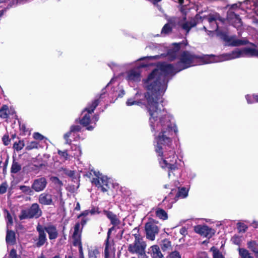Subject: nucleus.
<instances>
[{
	"instance_id": "17",
	"label": "nucleus",
	"mask_w": 258,
	"mask_h": 258,
	"mask_svg": "<svg viewBox=\"0 0 258 258\" xmlns=\"http://www.w3.org/2000/svg\"><path fill=\"white\" fill-rule=\"evenodd\" d=\"M82 127L80 125H72L70 127V131L66 133L64 136L63 138L66 141V144L71 145L72 141L70 139V137L72 133L79 132L81 131Z\"/></svg>"
},
{
	"instance_id": "57",
	"label": "nucleus",
	"mask_w": 258,
	"mask_h": 258,
	"mask_svg": "<svg viewBox=\"0 0 258 258\" xmlns=\"http://www.w3.org/2000/svg\"><path fill=\"white\" fill-rule=\"evenodd\" d=\"M150 2H151L153 5L156 6L159 10H161L162 8L161 6L158 5L159 1L157 0H148Z\"/></svg>"
},
{
	"instance_id": "16",
	"label": "nucleus",
	"mask_w": 258,
	"mask_h": 258,
	"mask_svg": "<svg viewBox=\"0 0 258 258\" xmlns=\"http://www.w3.org/2000/svg\"><path fill=\"white\" fill-rule=\"evenodd\" d=\"M39 203L42 205H51L53 204L52 196L49 193L44 192L40 194L38 197Z\"/></svg>"
},
{
	"instance_id": "49",
	"label": "nucleus",
	"mask_w": 258,
	"mask_h": 258,
	"mask_svg": "<svg viewBox=\"0 0 258 258\" xmlns=\"http://www.w3.org/2000/svg\"><path fill=\"white\" fill-rule=\"evenodd\" d=\"M51 180L55 184L60 187L63 185L62 182L57 177L52 176L51 177Z\"/></svg>"
},
{
	"instance_id": "13",
	"label": "nucleus",
	"mask_w": 258,
	"mask_h": 258,
	"mask_svg": "<svg viewBox=\"0 0 258 258\" xmlns=\"http://www.w3.org/2000/svg\"><path fill=\"white\" fill-rule=\"evenodd\" d=\"M198 16V15H196V18ZM198 23V20L196 18L192 19L189 21H180L178 22V25L180 27L182 30H184L186 32V35L188 34L190 29L196 27Z\"/></svg>"
},
{
	"instance_id": "61",
	"label": "nucleus",
	"mask_w": 258,
	"mask_h": 258,
	"mask_svg": "<svg viewBox=\"0 0 258 258\" xmlns=\"http://www.w3.org/2000/svg\"><path fill=\"white\" fill-rule=\"evenodd\" d=\"M179 232L182 235H185L187 234V229L185 227H182L179 231Z\"/></svg>"
},
{
	"instance_id": "40",
	"label": "nucleus",
	"mask_w": 258,
	"mask_h": 258,
	"mask_svg": "<svg viewBox=\"0 0 258 258\" xmlns=\"http://www.w3.org/2000/svg\"><path fill=\"white\" fill-rule=\"evenodd\" d=\"M172 30V28L170 26V24L169 23H167L165 25H164V26L162 28V30H161V33L168 34V33L171 32Z\"/></svg>"
},
{
	"instance_id": "20",
	"label": "nucleus",
	"mask_w": 258,
	"mask_h": 258,
	"mask_svg": "<svg viewBox=\"0 0 258 258\" xmlns=\"http://www.w3.org/2000/svg\"><path fill=\"white\" fill-rule=\"evenodd\" d=\"M152 258H164L163 254L160 249V247L158 245H154L151 246L149 249Z\"/></svg>"
},
{
	"instance_id": "14",
	"label": "nucleus",
	"mask_w": 258,
	"mask_h": 258,
	"mask_svg": "<svg viewBox=\"0 0 258 258\" xmlns=\"http://www.w3.org/2000/svg\"><path fill=\"white\" fill-rule=\"evenodd\" d=\"M183 44V42L174 43L172 44L173 47L168 50L166 56L170 61L175 60L177 56V53L181 48V45Z\"/></svg>"
},
{
	"instance_id": "22",
	"label": "nucleus",
	"mask_w": 258,
	"mask_h": 258,
	"mask_svg": "<svg viewBox=\"0 0 258 258\" xmlns=\"http://www.w3.org/2000/svg\"><path fill=\"white\" fill-rule=\"evenodd\" d=\"M22 169V165L16 157L13 156V162L11 167V173L16 174Z\"/></svg>"
},
{
	"instance_id": "59",
	"label": "nucleus",
	"mask_w": 258,
	"mask_h": 258,
	"mask_svg": "<svg viewBox=\"0 0 258 258\" xmlns=\"http://www.w3.org/2000/svg\"><path fill=\"white\" fill-rule=\"evenodd\" d=\"M89 214V210H86L82 212L81 214H80L77 216V218H80L82 217H86L88 216Z\"/></svg>"
},
{
	"instance_id": "31",
	"label": "nucleus",
	"mask_w": 258,
	"mask_h": 258,
	"mask_svg": "<svg viewBox=\"0 0 258 258\" xmlns=\"http://www.w3.org/2000/svg\"><path fill=\"white\" fill-rule=\"evenodd\" d=\"M83 229L82 227H81L79 222H76L74 227V230L72 235L82 236Z\"/></svg>"
},
{
	"instance_id": "36",
	"label": "nucleus",
	"mask_w": 258,
	"mask_h": 258,
	"mask_svg": "<svg viewBox=\"0 0 258 258\" xmlns=\"http://www.w3.org/2000/svg\"><path fill=\"white\" fill-rule=\"evenodd\" d=\"M237 228L239 233H244L248 229V226L244 223L238 222L237 223Z\"/></svg>"
},
{
	"instance_id": "19",
	"label": "nucleus",
	"mask_w": 258,
	"mask_h": 258,
	"mask_svg": "<svg viewBox=\"0 0 258 258\" xmlns=\"http://www.w3.org/2000/svg\"><path fill=\"white\" fill-rule=\"evenodd\" d=\"M6 243L10 245H14L16 243V233L12 230H10L7 227L6 236Z\"/></svg>"
},
{
	"instance_id": "52",
	"label": "nucleus",
	"mask_w": 258,
	"mask_h": 258,
	"mask_svg": "<svg viewBox=\"0 0 258 258\" xmlns=\"http://www.w3.org/2000/svg\"><path fill=\"white\" fill-rule=\"evenodd\" d=\"M139 103L140 102L139 101H135L132 98L128 99L126 102V104L127 106H131L135 104L139 105Z\"/></svg>"
},
{
	"instance_id": "25",
	"label": "nucleus",
	"mask_w": 258,
	"mask_h": 258,
	"mask_svg": "<svg viewBox=\"0 0 258 258\" xmlns=\"http://www.w3.org/2000/svg\"><path fill=\"white\" fill-rule=\"evenodd\" d=\"M160 245L163 251H169L172 249L171 242L167 238L162 240Z\"/></svg>"
},
{
	"instance_id": "30",
	"label": "nucleus",
	"mask_w": 258,
	"mask_h": 258,
	"mask_svg": "<svg viewBox=\"0 0 258 258\" xmlns=\"http://www.w3.org/2000/svg\"><path fill=\"white\" fill-rule=\"evenodd\" d=\"M247 247L254 253L258 252V243L254 240H251L247 242Z\"/></svg>"
},
{
	"instance_id": "37",
	"label": "nucleus",
	"mask_w": 258,
	"mask_h": 258,
	"mask_svg": "<svg viewBox=\"0 0 258 258\" xmlns=\"http://www.w3.org/2000/svg\"><path fill=\"white\" fill-rule=\"evenodd\" d=\"M100 252L98 248H95L89 250L88 251V257L89 258H97L99 255Z\"/></svg>"
},
{
	"instance_id": "62",
	"label": "nucleus",
	"mask_w": 258,
	"mask_h": 258,
	"mask_svg": "<svg viewBox=\"0 0 258 258\" xmlns=\"http://www.w3.org/2000/svg\"><path fill=\"white\" fill-rule=\"evenodd\" d=\"M197 258H209L208 254L205 252H201Z\"/></svg>"
},
{
	"instance_id": "48",
	"label": "nucleus",
	"mask_w": 258,
	"mask_h": 258,
	"mask_svg": "<svg viewBox=\"0 0 258 258\" xmlns=\"http://www.w3.org/2000/svg\"><path fill=\"white\" fill-rule=\"evenodd\" d=\"M2 141L3 142V144L5 146H8V145L10 144L11 139H10L8 133L4 135V136L2 138Z\"/></svg>"
},
{
	"instance_id": "4",
	"label": "nucleus",
	"mask_w": 258,
	"mask_h": 258,
	"mask_svg": "<svg viewBox=\"0 0 258 258\" xmlns=\"http://www.w3.org/2000/svg\"><path fill=\"white\" fill-rule=\"evenodd\" d=\"M213 55H211L212 56ZM210 55H196L189 51L184 50L180 54L179 60L176 63V72H179L183 70L189 68L196 65L198 62L197 60L202 62L203 64L211 62Z\"/></svg>"
},
{
	"instance_id": "63",
	"label": "nucleus",
	"mask_w": 258,
	"mask_h": 258,
	"mask_svg": "<svg viewBox=\"0 0 258 258\" xmlns=\"http://www.w3.org/2000/svg\"><path fill=\"white\" fill-rule=\"evenodd\" d=\"M87 222V219L86 218H83L81 222H79V224H80V226H81L83 228L84 226L86 224Z\"/></svg>"
},
{
	"instance_id": "50",
	"label": "nucleus",
	"mask_w": 258,
	"mask_h": 258,
	"mask_svg": "<svg viewBox=\"0 0 258 258\" xmlns=\"http://www.w3.org/2000/svg\"><path fill=\"white\" fill-rule=\"evenodd\" d=\"M167 258H181L179 252L177 251H174L171 252Z\"/></svg>"
},
{
	"instance_id": "26",
	"label": "nucleus",
	"mask_w": 258,
	"mask_h": 258,
	"mask_svg": "<svg viewBox=\"0 0 258 258\" xmlns=\"http://www.w3.org/2000/svg\"><path fill=\"white\" fill-rule=\"evenodd\" d=\"M9 116V106L4 104L0 108V118L2 119H8Z\"/></svg>"
},
{
	"instance_id": "12",
	"label": "nucleus",
	"mask_w": 258,
	"mask_h": 258,
	"mask_svg": "<svg viewBox=\"0 0 258 258\" xmlns=\"http://www.w3.org/2000/svg\"><path fill=\"white\" fill-rule=\"evenodd\" d=\"M90 113H85L81 118H77L75 120V122L80 123L83 127H86V130L92 131L94 128V126L90 125L91 123V119Z\"/></svg>"
},
{
	"instance_id": "11",
	"label": "nucleus",
	"mask_w": 258,
	"mask_h": 258,
	"mask_svg": "<svg viewBox=\"0 0 258 258\" xmlns=\"http://www.w3.org/2000/svg\"><path fill=\"white\" fill-rule=\"evenodd\" d=\"M47 180L44 177L35 179L31 185V188L36 192L43 191L46 187Z\"/></svg>"
},
{
	"instance_id": "33",
	"label": "nucleus",
	"mask_w": 258,
	"mask_h": 258,
	"mask_svg": "<svg viewBox=\"0 0 258 258\" xmlns=\"http://www.w3.org/2000/svg\"><path fill=\"white\" fill-rule=\"evenodd\" d=\"M81 236H74L72 235V238L73 240V245L75 246H78L79 248L80 247H83L82 241H81Z\"/></svg>"
},
{
	"instance_id": "39",
	"label": "nucleus",
	"mask_w": 258,
	"mask_h": 258,
	"mask_svg": "<svg viewBox=\"0 0 258 258\" xmlns=\"http://www.w3.org/2000/svg\"><path fill=\"white\" fill-rule=\"evenodd\" d=\"M38 143L36 141H32L28 143L25 149L27 151H30L34 149L38 148Z\"/></svg>"
},
{
	"instance_id": "27",
	"label": "nucleus",
	"mask_w": 258,
	"mask_h": 258,
	"mask_svg": "<svg viewBox=\"0 0 258 258\" xmlns=\"http://www.w3.org/2000/svg\"><path fill=\"white\" fill-rule=\"evenodd\" d=\"M187 195L188 190L185 187H182L180 189H179L175 197V200H177L179 198H185L187 196Z\"/></svg>"
},
{
	"instance_id": "1",
	"label": "nucleus",
	"mask_w": 258,
	"mask_h": 258,
	"mask_svg": "<svg viewBox=\"0 0 258 258\" xmlns=\"http://www.w3.org/2000/svg\"><path fill=\"white\" fill-rule=\"evenodd\" d=\"M176 63L173 64L162 62L158 66L157 69H154L148 75L145 81L147 92L144 94L146 100V107L151 115L150 120L156 119L158 115L165 111L162 103L163 96L166 90L168 82V76H173L176 72Z\"/></svg>"
},
{
	"instance_id": "54",
	"label": "nucleus",
	"mask_w": 258,
	"mask_h": 258,
	"mask_svg": "<svg viewBox=\"0 0 258 258\" xmlns=\"http://www.w3.org/2000/svg\"><path fill=\"white\" fill-rule=\"evenodd\" d=\"M232 241L233 243L236 245H240V238L238 236H234L232 238Z\"/></svg>"
},
{
	"instance_id": "64",
	"label": "nucleus",
	"mask_w": 258,
	"mask_h": 258,
	"mask_svg": "<svg viewBox=\"0 0 258 258\" xmlns=\"http://www.w3.org/2000/svg\"><path fill=\"white\" fill-rule=\"evenodd\" d=\"M99 114H95L93 116L92 120L94 122V124L93 126H95L96 122H97L99 120Z\"/></svg>"
},
{
	"instance_id": "2",
	"label": "nucleus",
	"mask_w": 258,
	"mask_h": 258,
	"mask_svg": "<svg viewBox=\"0 0 258 258\" xmlns=\"http://www.w3.org/2000/svg\"><path fill=\"white\" fill-rule=\"evenodd\" d=\"M205 18L207 19L210 24L215 25L213 29L215 30L217 36L225 42L226 45L230 46H239L249 44L254 47L253 48L245 47L241 50L232 51L231 53L226 54V56H227V59L240 57L242 54L249 57H256L258 58V45L250 42L247 39L241 40L236 39V36L235 35L229 36L227 32L219 29V25L217 21L218 20L223 24L225 22V19L222 18L219 14L217 13L210 14L205 17Z\"/></svg>"
},
{
	"instance_id": "8",
	"label": "nucleus",
	"mask_w": 258,
	"mask_h": 258,
	"mask_svg": "<svg viewBox=\"0 0 258 258\" xmlns=\"http://www.w3.org/2000/svg\"><path fill=\"white\" fill-rule=\"evenodd\" d=\"M194 231L202 236L210 239L216 233V230L207 225H197L194 227Z\"/></svg>"
},
{
	"instance_id": "43",
	"label": "nucleus",
	"mask_w": 258,
	"mask_h": 258,
	"mask_svg": "<svg viewBox=\"0 0 258 258\" xmlns=\"http://www.w3.org/2000/svg\"><path fill=\"white\" fill-rule=\"evenodd\" d=\"M58 154L62 158H63L65 160H67L69 159V155L68 153L67 150L61 151L58 150L57 151Z\"/></svg>"
},
{
	"instance_id": "5",
	"label": "nucleus",
	"mask_w": 258,
	"mask_h": 258,
	"mask_svg": "<svg viewBox=\"0 0 258 258\" xmlns=\"http://www.w3.org/2000/svg\"><path fill=\"white\" fill-rule=\"evenodd\" d=\"M36 231L38 234L37 237L33 238V247L34 248H40L45 243L47 244L46 237L47 232L49 240H55L58 235V233L55 225L53 224L48 225L47 226H43L40 223L36 226Z\"/></svg>"
},
{
	"instance_id": "45",
	"label": "nucleus",
	"mask_w": 258,
	"mask_h": 258,
	"mask_svg": "<svg viewBox=\"0 0 258 258\" xmlns=\"http://www.w3.org/2000/svg\"><path fill=\"white\" fill-rule=\"evenodd\" d=\"M8 187V184L6 181L3 182L0 185V194L2 195L6 192Z\"/></svg>"
},
{
	"instance_id": "3",
	"label": "nucleus",
	"mask_w": 258,
	"mask_h": 258,
	"mask_svg": "<svg viewBox=\"0 0 258 258\" xmlns=\"http://www.w3.org/2000/svg\"><path fill=\"white\" fill-rule=\"evenodd\" d=\"M149 123L151 130L152 133H156L158 130L155 127V122L159 118V121L157 124V127L159 126L161 130L158 135L155 138L157 145L155 146V152L158 154V156H164V149L166 147L170 148L172 145V140L171 136L173 133L175 134L178 132L177 127L175 124L171 121V116L167 113L165 108V111H163L156 118H153L150 120L151 115L149 114Z\"/></svg>"
},
{
	"instance_id": "32",
	"label": "nucleus",
	"mask_w": 258,
	"mask_h": 258,
	"mask_svg": "<svg viewBox=\"0 0 258 258\" xmlns=\"http://www.w3.org/2000/svg\"><path fill=\"white\" fill-rule=\"evenodd\" d=\"M210 251L213 252V258H224L221 252L215 246H212L210 248Z\"/></svg>"
},
{
	"instance_id": "38",
	"label": "nucleus",
	"mask_w": 258,
	"mask_h": 258,
	"mask_svg": "<svg viewBox=\"0 0 258 258\" xmlns=\"http://www.w3.org/2000/svg\"><path fill=\"white\" fill-rule=\"evenodd\" d=\"M238 15L232 11H228L227 14L226 19L229 23H231Z\"/></svg>"
},
{
	"instance_id": "23",
	"label": "nucleus",
	"mask_w": 258,
	"mask_h": 258,
	"mask_svg": "<svg viewBox=\"0 0 258 258\" xmlns=\"http://www.w3.org/2000/svg\"><path fill=\"white\" fill-rule=\"evenodd\" d=\"M141 77V74L139 71L132 70L127 75L128 80L133 81H140Z\"/></svg>"
},
{
	"instance_id": "56",
	"label": "nucleus",
	"mask_w": 258,
	"mask_h": 258,
	"mask_svg": "<svg viewBox=\"0 0 258 258\" xmlns=\"http://www.w3.org/2000/svg\"><path fill=\"white\" fill-rule=\"evenodd\" d=\"M247 102L248 104H252L254 103V100L252 98V95H247L245 96Z\"/></svg>"
},
{
	"instance_id": "15",
	"label": "nucleus",
	"mask_w": 258,
	"mask_h": 258,
	"mask_svg": "<svg viewBox=\"0 0 258 258\" xmlns=\"http://www.w3.org/2000/svg\"><path fill=\"white\" fill-rule=\"evenodd\" d=\"M161 160H159V164L162 168H167L168 170V175H170L171 173H173L174 171L178 169V166L176 163H168L163 157H160Z\"/></svg>"
},
{
	"instance_id": "41",
	"label": "nucleus",
	"mask_w": 258,
	"mask_h": 258,
	"mask_svg": "<svg viewBox=\"0 0 258 258\" xmlns=\"http://www.w3.org/2000/svg\"><path fill=\"white\" fill-rule=\"evenodd\" d=\"M20 130L22 133L23 135H27L30 134V131L29 128H27L25 124H20Z\"/></svg>"
},
{
	"instance_id": "55",
	"label": "nucleus",
	"mask_w": 258,
	"mask_h": 258,
	"mask_svg": "<svg viewBox=\"0 0 258 258\" xmlns=\"http://www.w3.org/2000/svg\"><path fill=\"white\" fill-rule=\"evenodd\" d=\"M9 156H7V158L5 160V161L4 162V166H3V171L4 174H5L7 171V166L9 164Z\"/></svg>"
},
{
	"instance_id": "7",
	"label": "nucleus",
	"mask_w": 258,
	"mask_h": 258,
	"mask_svg": "<svg viewBox=\"0 0 258 258\" xmlns=\"http://www.w3.org/2000/svg\"><path fill=\"white\" fill-rule=\"evenodd\" d=\"M42 212L37 203H33L26 209L22 210L19 216L20 220L37 219L41 217Z\"/></svg>"
},
{
	"instance_id": "9",
	"label": "nucleus",
	"mask_w": 258,
	"mask_h": 258,
	"mask_svg": "<svg viewBox=\"0 0 258 258\" xmlns=\"http://www.w3.org/2000/svg\"><path fill=\"white\" fill-rule=\"evenodd\" d=\"M145 230L147 239L154 241L155 239V236L159 232V228L158 226H154L146 223L145 225Z\"/></svg>"
},
{
	"instance_id": "18",
	"label": "nucleus",
	"mask_w": 258,
	"mask_h": 258,
	"mask_svg": "<svg viewBox=\"0 0 258 258\" xmlns=\"http://www.w3.org/2000/svg\"><path fill=\"white\" fill-rule=\"evenodd\" d=\"M103 213L110 220V223L112 225L116 226L120 224V221L119 219L117 218L116 215L112 212L107 210H104L103 211Z\"/></svg>"
},
{
	"instance_id": "58",
	"label": "nucleus",
	"mask_w": 258,
	"mask_h": 258,
	"mask_svg": "<svg viewBox=\"0 0 258 258\" xmlns=\"http://www.w3.org/2000/svg\"><path fill=\"white\" fill-rule=\"evenodd\" d=\"M147 223L154 226H157V224L159 223V221L153 218H150Z\"/></svg>"
},
{
	"instance_id": "21",
	"label": "nucleus",
	"mask_w": 258,
	"mask_h": 258,
	"mask_svg": "<svg viewBox=\"0 0 258 258\" xmlns=\"http://www.w3.org/2000/svg\"><path fill=\"white\" fill-rule=\"evenodd\" d=\"M100 102V97L97 99H94L92 101L91 103H89L88 104V106L84 108L83 111H82V114L85 112H87L90 113H92L94 112V110L99 105Z\"/></svg>"
},
{
	"instance_id": "53",
	"label": "nucleus",
	"mask_w": 258,
	"mask_h": 258,
	"mask_svg": "<svg viewBox=\"0 0 258 258\" xmlns=\"http://www.w3.org/2000/svg\"><path fill=\"white\" fill-rule=\"evenodd\" d=\"M89 214L91 215H95L96 214H99L100 213V212L99 211L98 207H93L91 210H89Z\"/></svg>"
},
{
	"instance_id": "44",
	"label": "nucleus",
	"mask_w": 258,
	"mask_h": 258,
	"mask_svg": "<svg viewBox=\"0 0 258 258\" xmlns=\"http://www.w3.org/2000/svg\"><path fill=\"white\" fill-rule=\"evenodd\" d=\"M9 258H21V255H18L17 252V250L15 248H12L11 249L9 254Z\"/></svg>"
},
{
	"instance_id": "60",
	"label": "nucleus",
	"mask_w": 258,
	"mask_h": 258,
	"mask_svg": "<svg viewBox=\"0 0 258 258\" xmlns=\"http://www.w3.org/2000/svg\"><path fill=\"white\" fill-rule=\"evenodd\" d=\"M111 232L110 230H108V232H107V238L105 241V244H109V238H110V235H111Z\"/></svg>"
},
{
	"instance_id": "47",
	"label": "nucleus",
	"mask_w": 258,
	"mask_h": 258,
	"mask_svg": "<svg viewBox=\"0 0 258 258\" xmlns=\"http://www.w3.org/2000/svg\"><path fill=\"white\" fill-rule=\"evenodd\" d=\"M110 244H105L104 258H113L109 254Z\"/></svg>"
},
{
	"instance_id": "10",
	"label": "nucleus",
	"mask_w": 258,
	"mask_h": 258,
	"mask_svg": "<svg viewBox=\"0 0 258 258\" xmlns=\"http://www.w3.org/2000/svg\"><path fill=\"white\" fill-rule=\"evenodd\" d=\"M146 245L142 243L140 241H134V242L130 244L127 247V250L132 254L136 253L142 255L145 250Z\"/></svg>"
},
{
	"instance_id": "42",
	"label": "nucleus",
	"mask_w": 258,
	"mask_h": 258,
	"mask_svg": "<svg viewBox=\"0 0 258 258\" xmlns=\"http://www.w3.org/2000/svg\"><path fill=\"white\" fill-rule=\"evenodd\" d=\"M5 211L6 212V213H7V216H6V219L7 220V227H9V225H12L13 223V218H12V217L11 214L7 210H6Z\"/></svg>"
},
{
	"instance_id": "34",
	"label": "nucleus",
	"mask_w": 258,
	"mask_h": 258,
	"mask_svg": "<svg viewBox=\"0 0 258 258\" xmlns=\"http://www.w3.org/2000/svg\"><path fill=\"white\" fill-rule=\"evenodd\" d=\"M25 146L24 140H19L18 142H16L13 144V148L17 152L21 150Z\"/></svg>"
},
{
	"instance_id": "29",
	"label": "nucleus",
	"mask_w": 258,
	"mask_h": 258,
	"mask_svg": "<svg viewBox=\"0 0 258 258\" xmlns=\"http://www.w3.org/2000/svg\"><path fill=\"white\" fill-rule=\"evenodd\" d=\"M60 171L62 172V173L66 176L72 178V179H76L75 171L74 170H70L67 168H61Z\"/></svg>"
},
{
	"instance_id": "28",
	"label": "nucleus",
	"mask_w": 258,
	"mask_h": 258,
	"mask_svg": "<svg viewBox=\"0 0 258 258\" xmlns=\"http://www.w3.org/2000/svg\"><path fill=\"white\" fill-rule=\"evenodd\" d=\"M238 250L240 258H253L246 249L244 248H239Z\"/></svg>"
},
{
	"instance_id": "6",
	"label": "nucleus",
	"mask_w": 258,
	"mask_h": 258,
	"mask_svg": "<svg viewBox=\"0 0 258 258\" xmlns=\"http://www.w3.org/2000/svg\"><path fill=\"white\" fill-rule=\"evenodd\" d=\"M84 176L90 179L92 184L98 188H100L102 192L108 191L109 186V178L106 176L102 175L99 171L93 169L87 172Z\"/></svg>"
},
{
	"instance_id": "24",
	"label": "nucleus",
	"mask_w": 258,
	"mask_h": 258,
	"mask_svg": "<svg viewBox=\"0 0 258 258\" xmlns=\"http://www.w3.org/2000/svg\"><path fill=\"white\" fill-rule=\"evenodd\" d=\"M155 215L159 219L163 221L167 220L168 218L167 213L165 210L160 208L155 209Z\"/></svg>"
},
{
	"instance_id": "35",
	"label": "nucleus",
	"mask_w": 258,
	"mask_h": 258,
	"mask_svg": "<svg viewBox=\"0 0 258 258\" xmlns=\"http://www.w3.org/2000/svg\"><path fill=\"white\" fill-rule=\"evenodd\" d=\"M231 24L232 26L237 28H239L242 26V22L239 15L233 20V21L232 22Z\"/></svg>"
},
{
	"instance_id": "46",
	"label": "nucleus",
	"mask_w": 258,
	"mask_h": 258,
	"mask_svg": "<svg viewBox=\"0 0 258 258\" xmlns=\"http://www.w3.org/2000/svg\"><path fill=\"white\" fill-rule=\"evenodd\" d=\"M20 189L25 194L30 195L32 192L31 187L29 186L26 185H21Z\"/></svg>"
},
{
	"instance_id": "51",
	"label": "nucleus",
	"mask_w": 258,
	"mask_h": 258,
	"mask_svg": "<svg viewBox=\"0 0 258 258\" xmlns=\"http://www.w3.org/2000/svg\"><path fill=\"white\" fill-rule=\"evenodd\" d=\"M33 137L35 140L42 141L44 139V137L38 132H35Z\"/></svg>"
}]
</instances>
